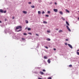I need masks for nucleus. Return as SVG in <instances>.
I'll use <instances>...</instances> for the list:
<instances>
[{
  "instance_id": "nucleus-30",
  "label": "nucleus",
  "mask_w": 79,
  "mask_h": 79,
  "mask_svg": "<svg viewBox=\"0 0 79 79\" xmlns=\"http://www.w3.org/2000/svg\"><path fill=\"white\" fill-rule=\"evenodd\" d=\"M21 31V30H20L19 31H17V32H19V31Z\"/></svg>"
},
{
  "instance_id": "nucleus-34",
  "label": "nucleus",
  "mask_w": 79,
  "mask_h": 79,
  "mask_svg": "<svg viewBox=\"0 0 79 79\" xmlns=\"http://www.w3.org/2000/svg\"><path fill=\"white\" fill-rule=\"evenodd\" d=\"M29 4H31V2H29L28 3Z\"/></svg>"
},
{
  "instance_id": "nucleus-26",
  "label": "nucleus",
  "mask_w": 79,
  "mask_h": 79,
  "mask_svg": "<svg viewBox=\"0 0 79 79\" xmlns=\"http://www.w3.org/2000/svg\"><path fill=\"white\" fill-rule=\"evenodd\" d=\"M36 35L37 36H39V35L37 34H36Z\"/></svg>"
},
{
  "instance_id": "nucleus-39",
  "label": "nucleus",
  "mask_w": 79,
  "mask_h": 79,
  "mask_svg": "<svg viewBox=\"0 0 79 79\" xmlns=\"http://www.w3.org/2000/svg\"><path fill=\"white\" fill-rule=\"evenodd\" d=\"M58 30H59L58 28L56 29V31H58Z\"/></svg>"
},
{
  "instance_id": "nucleus-18",
  "label": "nucleus",
  "mask_w": 79,
  "mask_h": 79,
  "mask_svg": "<svg viewBox=\"0 0 79 79\" xmlns=\"http://www.w3.org/2000/svg\"><path fill=\"white\" fill-rule=\"evenodd\" d=\"M60 15H63V12L62 11H60Z\"/></svg>"
},
{
  "instance_id": "nucleus-14",
  "label": "nucleus",
  "mask_w": 79,
  "mask_h": 79,
  "mask_svg": "<svg viewBox=\"0 0 79 79\" xmlns=\"http://www.w3.org/2000/svg\"><path fill=\"white\" fill-rule=\"evenodd\" d=\"M61 19L63 20V21H64L65 20V19L64 18H63V17H61Z\"/></svg>"
},
{
  "instance_id": "nucleus-9",
  "label": "nucleus",
  "mask_w": 79,
  "mask_h": 79,
  "mask_svg": "<svg viewBox=\"0 0 79 79\" xmlns=\"http://www.w3.org/2000/svg\"><path fill=\"white\" fill-rule=\"evenodd\" d=\"M40 73L41 75H43V74H44V73L42 72H40Z\"/></svg>"
},
{
  "instance_id": "nucleus-5",
  "label": "nucleus",
  "mask_w": 79,
  "mask_h": 79,
  "mask_svg": "<svg viewBox=\"0 0 79 79\" xmlns=\"http://www.w3.org/2000/svg\"><path fill=\"white\" fill-rule=\"evenodd\" d=\"M23 13L24 14H27V11H23Z\"/></svg>"
},
{
  "instance_id": "nucleus-19",
  "label": "nucleus",
  "mask_w": 79,
  "mask_h": 79,
  "mask_svg": "<svg viewBox=\"0 0 79 79\" xmlns=\"http://www.w3.org/2000/svg\"><path fill=\"white\" fill-rule=\"evenodd\" d=\"M31 29L30 28H28V31H31Z\"/></svg>"
},
{
  "instance_id": "nucleus-3",
  "label": "nucleus",
  "mask_w": 79,
  "mask_h": 79,
  "mask_svg": "<svg viewBox=\"0 0 79 79\" xmlns=\"http://www.w3.org/2000/svg\"><path fill=\"white\" fill-rule=\"evenodd\" d=\"M68 46H69V47H70L71 48H73V47L71 45V44H68Z\"/></svg>"
},
{
  "instance_id": "nucleus-8",
  "label": "nucleus",
  "mask_w": 79,
  "mask_h": 79,
  "mask_svg": "<svg viewBox=\"0 0 79 79\" xmlns=\"http://www.w3.org/2000/svg\"><path fill=\"white\" fill-rule=\"evenodd\" d=\"M0 12L1 13H3V10L2 9H0Z\"/></svg>"
},
{
  "instance_id": "nucleus-17",
  "label": "nucleus",
  "mask_w": 79,
  "mask_h": 79,
  "mask_svg": "<svg viewBox=\"0 0 79 79\" xmlns=\"http://www.w3.org/2000/svg\"><path fill=\"white\" fill-rule=\"evenodd\" d=\"M50 39L49 38H48L47 39V40H48V41H50Z\"/></svg>"
},
{
  "instance_id": "nucleus-45",
  "label": "nucleus",
  "mask_w": 79,
  "mask_h": 79,
  "mask_svg": "<svg viewBox=\"0 0 79 79\" xmlns=\"http://www.w3.org/2000/svg\"><path fill=\"white\" fill-rule=\"evenodd\" d=\"M0 23H2V21L0 20Z\"/></svg>"
},
{
  "instance_id": "nucleus-35",
  "label": "nucleus",
  "mask_w": 79,
  "mask_h": 79,
  "mask_svg": "<svg viewBox=\"0 0 79 79\" xmlns=\"http://www.w3.org/2000/svg\"><path fill=\"white\" fill-rule=\"evenodd\" d=\"M47 32L50 33V31H48Z\"/></svg>"
},
{
  "instance_id": "nucleus-13",
  "label": "nucleus",
  "mask_w": 79,
  "mask_h": 79,
  "mask_svg": "<svg viewBox=\"0 0 79 79\" xmlns=\"http://www.w3.org/2000/svg\"><path fill=\"white\" fill-rule=\"evenodd\" d=\"M66 12H67V13H69V10H67V9H66Z\"/></svg>"
},
{
  "instance_id": "nucleus-48",
  "label": "nucleus",
  "mask_w": 79,
  "mask_h": 79,
  "mask_svg": "<svg viewBox=\"0 0 79 79\" xmlns=\"http://www.w3.org/2000/svg\"><path fill=\"white\" fill-rule=\"evenodd\" d=\"M78 19L79 20V17L78 18Z\"/></svg>"
},
{
  "instance_id": "nucleus-47",
  "label": "nucleus",
  "mask_w": 79,
  "mask_h": 79,
  "mask_svg": "<svg viewBox=\"0 0 79 79\" xmlns=\"http://www.w3.org/2000/svg\"><path fill=\"white\" fill-rule=\"evenodd\" d=\"M79 51V50H77V52H78V51Z\"/></svg>"
},
{
  "instance_id": "nucleus-23",
  "label": "nucleus",
  "mask_w": 79,
  "mask_h": 79,
  "mask_svg": "<svg viewBox=\"0 0 79 79\" xmlns=\"http://www.w3.org/2000/svg\"><path fill=\"white\" fill-rule=\"evenodd\" d=\"M48 79H52V77H49L48 78Z\"/></svg>"
},
{
  "instance_id": "nucleus-21",
  "label": "nucleus",
  "mask_w": 79,
  "mask_h": 79,
  "mask_svg": "<svg viewBox=\"0 0 79 79\" xmlns=\"http://www.w3.org/2000/svg\"><path fill=\"white\" fill-rule=\"evenodd\" d=\"M23 35H27V34L26 33H23Z\"/></svg>"
},
{
  "instance_id": "nucleus-31",
  "label": "nucleus",
  "mask_w": 79,
  "mask_h": 79,
  "mask_svg": "<svg viewBox=\"0 0 79 79\" xmlns=\"http://www.w3.org/2000/svg\"><path fill=\"white\" fill-rule=\"evenodd\" d=\"M69 67H72V65H69Z\"/></svg>"
},
{
  "instance_id": "nucleus-42",
  "label": "nucleus",
  "mask_w": 79,
  "mask_h": 79,
  "mask_svg": "<svg viewBox=\"0 0 79 79\" xmlns=\"http://www.w3.org/2000/svg\"><path fill=\"white\" fill-rule=\"evenodd\" d=\"M53 50H56V48H54L53 49Z\"/></svg>"
},
{
  "instance_id": "nucleus-2",
  "label": "nucleus",
  "mask_w": 79,
  "mask_h": 79,
  "mask_svg": "<svg viewBox=\"0 0 79 79\" xmlns=\"http://www.w3.org/2000/svg\"><path fill=\"white\" fill-rule=\"evenodd\" d=\"M66 27L67 29H68V31H69V32H71V29L70 28H69V27H68V26H66Z\"/></svg>"
},
{
  "instance_id": "nucleus-37",
  "label": "nucleus",
  "mask_w": 79,
  "mask_h": 79,
  "mask_svg": "<svg viewBox=\"0 0 79 79\" xmlns=\"http://www.w3.org/2000/svg\"><path fill=\"white\" fill-rule=\"evenodd\" d=\"M38 79H43L42 78H40V77H38Z\"/></svg>"
},
{
  "instance_id": "nucleus-46",
  "label": "nucleus",
  "mask_w": 79,
  "mask_h": 79,
  "mask_svg": "<svg viewBox=\"0 0 79 79\" xmlns=\"http://www.w3.org/2000/svg\"><path fill=\"white\" fill-rule=\"evenodd\" d=\"M65 44V45H67V43H66Z\"/></svg>"
},
{
  "instance_id": "nucleus-12",
  "label": "nucleus",
  "mask_w": 79,
  "mask_h": 79,
  "mask_svg": "<svg viewBox=\"0 0 79 79\" xmlns=\"http://www.w3.org/2000/svg\"><path fill=\"white\" fill-rule=\"evenodd\" d=\"M43 23H44V24H47V22L44 21L43 22Z\"/></svg>"
},
{
  "instance_id": "nucleus-15",
  "label": "nucleus",
  "mask_w": 79,
  "mask_h": 79,
  "mask_svg": "<svg viewBox=\"0 0 79 79\" xmlns=\"http://www.w3.org/2000/svg\"><path fill=\"white\" fill-rule=\"evenodd\" d=\"M31 7L33 8H35V6H31Z\"/></svg>"
},
{
  "instance_id": "nucleus-43",
  "label": "nucleus",
  "mask_w": 79,
  "mask_h": 79,
  "mask_svg": "<svg viewBox=\"0 0 79 79\" xmlns=\"http://www.w3.org/2000/svg\"><path fill=\"white\" fill-rule=\"evenodd\" d=\"M27 29V27H26L25 28V30Z\"/></svg>"
},
{
  "instance_id": "nucleus-41",
  "label": "nucleus",
  "mask_w": 79,
  "mask_h": 79,
  "mask_svg": "<svg viewBox=\"0 0 79 79\" xmlns=\"http://www.w3.org/2000/svg\"><path fill=\"white\" fill-rule=\"evenodd\" d=\"M7 20L6 19H5V21H6V20Z\"/></svg>"
},
{
  "instance_id": "nucleus-10",
  "label": "nucleus",
  "mask_w": 79,
  "mask_h": 79,
  "mask_svg": "<svg viewBox=\"0 0 79 79\" xmlns=\"http://www.w3.org/2000/svg\"><path fill=\"white\" fill-rule=\"evenodd\" d=\"M59 32L60 33L61 32H63V31L62 30H60L59 31Z\"/></svg>"
},
{
  "instance_id": "nucleus-20",
  "label": "nucleus",
  "mask_w": 79,
  "mask_h": 79,
  "mask_svg": "<svg viewBox=\"0 0 79 79\" xmlns=\"http://www.w3.org/2000/svg\"><path fill=\"white\" fill-rule=\"evenodd\" d=\"M77 55H79V52H77Z\"/></svg>"
},
{
  "instance_id": "nucleus-7",
  "label": "nucleus",
  "mask_w": 79,
  "mask_h": 79,
  "mask_svg": "<svg viewBox=\"0 0 79 79\" xmlns=\"http://www.w3.org/2000/svg\"><path fill=\"white\" fill-rule=\"evenodd\" d=\"M66 24H67V25H68V26H69V23H68V21H66Z\"/></svg>"
},
{
  "instance_id": "nucleus-24",
  "label": "nucleus",
  "mask_w": 79,
  "mask_h": 79,
  "mask_svg": "<svg viewBox=\"0 0 79 79\" xmlns=\"http://www.w3.org/2000/svg\"><path fill=\"white\" fill-rule=\"evenodd\" d=\"M45 16H46V17H48V16H49V15H46Z\"/></svg>"
},
{
  "instance_id": "nucleus-4",
  "label": "nucleus",
  "mask_w": 79,
  "mask_h": 79,
  "mask_svg": "<svg viewBox=\"0 0 79 79\" xmlns=\"http://www.w3.org/2000/svg\"><path fill=\"white\" fill-rule=\"evenodd\" d=\"M53 10L54 11H55V12H58V9H54Z\"/></svg>"
},
{
  "instance_id": "nucleus-38",
  "label": "nucleus",
  "mask_w": 79,
  "mask_h": 79,
  "mask_svg": "<svg viewBox=\"0 0 79 79\" xmlns=\"http://www.w3.org/2000/svg\"><path fill=\"white\" fill-rule=\"evenodd\" d=\"M12 19H15V17H12Z\"/></svg>"
},
{
  "instance_id": "nucleus-25",
  "label": "nucleus",
  "mask_w": 79,
  "mask_h": 79,
  "mask_svg": "<svg viewBox=\"0 0 79 79\" xmlns=\"http://www.w3.org/2000/svg\"><path fill=\"white\" fill-rule=\"evenodd\" d=\"M28 34H29L30 35H32V33H28Z\"/></svg>"
},
{
  "instance_id": "nucleus-16",
  "label": "nucleus",
  "mask_w": 79,
  "mask_h": 79,
  "mask_svg": "<svg viewBox=\"0 0 79 79\" xmlns=\"http://www.w3.org/2000/svg\"><path fill=\"white\" fill-rule=\"evenodd\" d=\"M38 13L39 15H40V13H41V12H40V11H38Z\"/></svg>"
},
{
  "instance_id": "nucleus-36",
  "label": "nucleus",
  "mask_w": 79,
  "mask_h": 79,
  "mask_svg": "<svg viewBox=\"0 0 79 79\" xmlns=\"http://www.w3.org/2000/svg\"><path fill=\"white\" fill-rule=\"evenodd\" d=\"M65 40H66V41H68V39H66Z\"/></svg>"
},
{
  "instance_id": "nucleus-28",
  "label": "nucleus",
  "mask_w": 79,
  "mask_h": 79,
  "mask_svg": "<svg viewBox=\"0 0 79 79\" xmlns=\"http://www.w3.org/2000/svg\"><path fill=\"white\" fill-rule=\"evenodd\" d=\"M44 13H45V12H44V11H43L42 12V14H44Z\"/></svg>"
},
{
  "instance_id": "nucleus-1",
  "label": "nucleus",
  "mask_w": 79,
  "mask_h": 79,
  "mask_svg": "<svg viewBox=\"0 0 79 79\" xmlns=\"http://www.w3.org/2000/svg\"><path fill=\"white\" fill-rule=\"evenodd\" d=\"M21 28H22L21 26H19L16 27V29H21Z\"/></svg>"
},
{
  "instance_id": "nucleus-33",
  "label": "nucleus",
  "mask_w": 79,
  "mask_h": 79,
  "mask_svg": "<svg viewBox=\"0 0 79 79\" xmlns=\"http://www.w3.org/2000/svg\"><path fill=\"white\" fill-rule=\"evenodd\" d=\"M44 47H45L46 48H48V47H47V46H44Z\"/></svg>"
},
{
  "instance_id": "nucleus-22",
  "label": "nucleus",
  "mask_w": 79,
  "mask_h": 79,
  "mask_svg": "<svg viewBox=\"0 0 79 79\" xmlns=\"http://www.w3.org/2000/svg\"><path fill=\"white\" fill-rule=\"evenodd\" d=\"M6 11L5 10L4 11H3V13H6Z\"/></svg>"
},
{
  "instance_id": "nucleus-6",
  "label": "nucleus",
  "mask_w": 79,
  "mask_h": 79,
  "mask_svg": "<svg viewBox=\"0 0 79 79\" xmlns=\"http://www.w3.org/2000/svg\"><path fill=\"white\" fill-rule=\"evenodd\" d=\"M48 63H50V62H51V61H50V59H49L48 60Z\"/></svg>"
},
{
  "instance_id": "nucleus-32",
  "label": "nucleus",
  "mask_w": 79,
  "mask_h": 79,
  "mask_svg": "<svg viewBox=\"0 0 79 79\" xmlns=\"http://www.w3.org/2000/svg\"><path fill=\"white\" fill-rule=\"evenodd\" d=\"M48 13H49V14L50 13V11H48Z\"/></svg>"
},
{
  "instance_id": "nucleus-29",
  "label": "nucleus",
  "mask_w": 79,
  "mask_h": 79,
  "mask_svg": "<svg viewBox=\"0 0 79 79\" xmlns=\"http://www.w3.org/2000/svg\"><path fill=\"white\" fill-rule=\"evenodd\" d=\"M43 71H44V72H45L46 70L45 69H43Z\"/></svg>"
},
{
  "instance_id": "nucleus-44",
  "label": "nucleus",
  "mask_w": 79,
  "mask_h": 79,
  "mask_svg": "<svg viewBox=\"0 0 79 79\" xmlns=\"http://www.w3.org/2000/svg\"><path fill=\"white\" fill-rule=\"evenodd\" d=\"M55 5H56L57 3L56 2H55Z\"/></svg>"
},
{
  "instance_id": "nucleus-27",
  "label": "nucleus",
  "mask_w": 79,
  "mask_h": 79,
  "mask_svg": "<svg viewBox=\"0 0 79 79\" xmlns=\"http://www.w3.org/2000/svg\"><path fill=\"white\" fill-rule=\"evenodd\" d=\"M28 23H29V22L27 21V20L26 21V23H27V24Z\"/></svg>"
},
{
  "instance_id": "nucleus-11",
  "label": "nucleus",
  "mask_w": 79,
  "mask_h": 79,
  "mask_svg": "<svg viewBox=\"0 0 79 79\" xmlns=\"http://www.w3.org/2000/svg\"><path fill=\"white\" fill-rule=\"evenodd\" d=\"M44 59H47L48 58L46 56H44Z\"/></svg>"
},
{
  "instance_id": "nucleus-40",
  "label": "nucleus",
  "mask_w": 79,
  "mask_h": 79,
  "mask_svg": "<svg viewBox=\"0 0 79 79\" xmlns=\"http://www.w3.org/2000/svg\"><path fill=\"white\" fill-rule=\"evenodd\" d=\"M22 40H25V39H24V38H22Z\"/></svg>"
}]
</instances>
